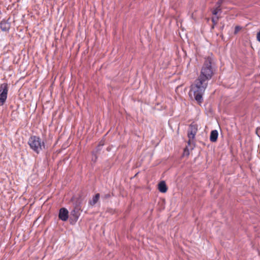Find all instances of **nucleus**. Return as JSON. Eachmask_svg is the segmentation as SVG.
<instances>
[{"instance_id":"f257e3e1","label":"nucleus","mask_w":260,"mask_h":260,"mask_svg":"<svg viewBox=\"0 0 260 260\" xmlns=\"http://www.w3.org/2000/svg\"><path fill=\"white\" fill-rule=\"evenodd\" d=\"M208 84V81L198 77L190 85L189 95L190 96L193 95L195 100L199 104L202 103L203 101V95L207 87Z\"/></svg>"},{"instance_id":"f03ea898","label":"nucleus","mask_w":260,"mask_h":260,"mask_svg":"<svg viewBox=\"0 0 260 260\" xmlns=\"http://www.w3.org/2000/svg\"><path fill=\"white\" fill-rule=\"evenodd\" d=\"M213 63V58L211 56L205 57L199 77L209 81L214 74Z\"/></svg>"},{"instance_id":"7ed1b4c3","label":"nucleus","mask_w":260,"mask_h":260,"mask_svg":"<svg viewBox=\"0 0 260 260\" xmlns=\"http://www.w3.org/2000/svg\"><path fill=\"white\" fill-rule=\"evenodd\" d=\"M28 144L30 148L37 154H39L45 147L44 142L39 137L36 136H32L29 138Z\"/></svg>"},{"instance_id":"20e7f679","label":"nucleus","mask_w":260,"mask_h":260,"mask_svg":"<svg viewBox=\"0 0 260 260\" xmlns=\"http://www.w3.org/2000/svg\"><path fill=\"white\" fill-rule=\"evenodd\" d=\"M8 93V85L7 83H3L0 86V106H3L5 103Z\"/></svg>"},{"instance_id":"39448f33","label":"nucleus","mask_w":260,"mask_h":260,"mask_svg":"<svg viewBox=\"0 0 260 260\" xmlns=\"http://www.w3.org/2000/svg\"><path fill=\"white\" fill-rule=\"evenodd\" d=\"M198 129L196 125H191L188 131V143H191L193 140L194 137L197 134Z\"/></svg>"},{"instance_id":"423d86ee","label":"nucleus","mask_w":260,"mask_h":260,"mask_svg":"<svg viewBox=\"0 0 260 260\" xmlns=\"http://www.w3.org/2000/svg\"><path fill=\"white\" fill-rule=\"evenodd\" d=\"M59 218L62 221H67L69 217V212L64 208H62L59 210L58 215Z\"/></svg>"},{"instance_id":"0eeeda50","label":"nucleus","mask_w":260,"mask_h":260,"mask_svg":"<svg viewBox=\"0 0 260 260\" xmlns=\"http://www.w3.org/2000/svg\"><path fill=\"white\" fill-rule=\"evenodd\" d=\"M0 27L2 31H8L10 28V23L7 21L3 20L0 23Z\"/></svg>"},{"instance_id":"6e6552de","label":"nucleus","mask_w":260,"mask_h":260,"mask_svg":"<svg viewBox=\"0 0 260 260\" xmlns=\"http://www.w3.org/2000/svg\"><path fill=\"white\" fill-rule=\"evenodd\" d=\"M218 133L217 130L212 131L210 136V140L212 142H215L218 138Z\"/></svg>"},{"instance_id":"1a4fd4ad","label":"nucleus","mask_w":260,"mask_h":260,"mask_svg":"<svg viewBox=\"0 0 260 260\" xmlns=\"http://www.w3.org/2000/svg\"><path fill=\"white\" fill-rule=\"evenodd\" d=\"M100 197V193H96L94 196L93 197L91 200L89 201V204L91 206H93L96 203H98Z\"/></svg>"},{"instance_id":"9d476101","label":"nucleus","mask_w":260,"mask_h":260,"mask_svg":"<svg viewBox=\"0 0 260 260\" xmlns=\"http://www.w3.org/2000/svg\"><path fill=\"white\" fill-rule=\"evenodd\" d=\"M158 189L162 193H165L167 191V187L165 181H161L159 183Z\"/></svg>"},{"instance_id":"9b49d317","label":"nucleus","mask_w":260,"mask_h":260,"mask_svg":"<svg viewBox=\"0 0 260 260\" xmlns=\"http://www.w3.org/2000/svg\"><path fill=\"white\" fill-rule=\"evenodd\" d=\"M221 11V8L220 7L216 6V8H213L211 10V12L213 15H216L219 12Z\"/></svg>"},{"instance_id":"f8f14e48","label":"nucleus","mask_w":260,"mask_h":260,"mask_svg":"<svg viewBox=\"0 0 260 260\" xmlns=\"http://www.w3.org/2000/svg\"><path fill=\"white\" fill-rule=\"evenodd\" d=\"M218 19H219L218 17L212 18V22L213 23L212 28H214V26L217 24L218 21Z\"/></svg>"},{"instance_id":"ddd939ff","label":"nucleus","mask_w":260,"mask_h":260,"mask_svg":"<svg viewBox=\"0 0 260 260\" xmlns=\"http://www.w3.org/2000/svg\"><path fill=\"white\" fill-rule=\"evenodd\" d=\"M241 27L240 26H236L235 28L234 34H237L241 29Z\"/></svg>"},{"instance_id":"4468645a","label":"nucleus","mask_w":260,"mask_h":260,"mask_svg":"<svg viewBox=\"0 0 260 260\" xmlns=\"http://www.w3.org/2000/svg\"><path fill=\"white\" fill-rule=\"evenodd\" d=\"M72 214L75 217L76 219H77L78 218V214H77V213L76 212L75 210H74L72 212Z\"/></svg>"},{"instance_id":"2eb2a0df","label":"nucleus","mask_w":260,"mask_h":260,"mask_svg":"<svg viewBox=\"0 0 260 260\" xmlns=\"http://www.w3.org/2000/svg\"><path fill=\"white\" fill-rule=\"evenodd\" d=\"M223 1L224 0H219L217 3H216V6H218V7H220L221 8V4L223 3Z\"/></svg>"},{"instance_id":"dca6fc26","label":"nucleus","mask_w":260,"mask_h":260,"mask_svg":"<svg viewBox=\"0 0 260 260\" xmlns=\"http://www.w3.org/2000/svg\"><path fill=\"white\" fill-rule=\"evenodd\" d=\"M256 39L258 42H260V30L257 33Z\"/></svg>"},{"instance_id":"f3484780","label":"nucleus","mask_w":260,"mask_h":260,"mask_svg":"<svg viewBox=\"0 0 260 260\" xmlns=\"http://www.w3.org/2000/svg\"><path fill=\"white\" fill-rule=\"evenodd\" d=\"M110 197V194H106L104 196V198L105 199H107V198H109V197Z\"/></svg>"},{"instance_id":"a211bd4d","label":"nucleus","mask_w":260,"mask_h":260,"mask_svg":"<svg viewBox=\"0 0 260 260\" xmlns=\"http://www.w3.org/2000/svg\"><path fill=\"white\" fill-rule=\"evenodd\" d=\"M76 208L77 209H79V208L78 207H77Z\"/></svg>"}]
</instances>
